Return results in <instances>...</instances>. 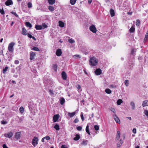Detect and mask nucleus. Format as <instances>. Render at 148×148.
Wrapping results in <instances>:
<instances>
[{
  "label": "nucleus",
  "mask_w": 148,
  "mask_h": 148,
  "mask_svg": "<svg viewBox=\"0 0 148 148\" xmlns=\"http://www.w3.org/2000/svg\"><path fill=\"white\" fill-rule=\"evenodd\" d=\"M19 61L18 60H15L14 61V63L15 64H18L19 63Z\"/></svg>",
  "instance_id": "55"
},
{
  "label": "nucleus",
  "mask_w": 148,
  "mask_h": 148,
  "mask_svg": "<svg viewBox=\"0 0 148 148\" xmlns=\"http://www.w3.org/2000/svg\"><path fill=\"white\" fill-rule=\"evenodd\" d=\"M2 124H7V122L4 121H1Z\"/></svg>",
  "instance_id": "60"
},
{
  "label": "nucleus",
  "mask_w": 148,
  "mask_h": 148,
  "mask_svg": "<svg viewBox=\"0 0 148 148\" xmlns=\"http://www.w3.org/2000/svg\"><path fill=\"white\" fill-rule=\"evenodd\" d=\"M13 135V133L12 132H10L5 134L4 136L5 137L10 138Z\"/></svg>",
  "instance_id": "7"
},
{
  "label": "nucleus",
  "mask_w": 148,
  "mask_h": 148,
  "mask_svg": "<svg viewBox=\"0 0 148 148\" xmlns=\"http://www.w3.org/2000/svg\"><path fill=\"white\" fill-rule=\"evenodd\" d=\"M61 148H67L66 145H62L61 147Z\"/></svg>",
  "instance_id": "59"
},
{
  "label": "nucleus",
  "mask_w": 148,
  "mask_h": 148,
  "mask_svg": "<svg viewBox=\"0 0 148 148\" xmlns=\"http://www.w3.org/2000/svg\"><path fill=\"white\" fill-rule=\"evenodd\" d=\"M84 114L83 112H82L81 113V118L82 119V121H83L84 120Z\"/></svg>",
  "instance_id": "48"
},
{
  "label": "nucleus",
  "mask_w": 148,
  "mask_h": 148,
  "mask_svg": "<svg viewBox=\"0 0 148 148\" xmlns=\"http://www.w3.org/2000/svg\"><path fill=\"white\" fill-rule=\"evenodd\" d=\"M26 25L29 27L31 28L32 27V24L29 22H26L25 23Z\"/></svg>",
  "instance_id": "28"
},
{
  "label": "nucleus",
  "mask_w": 148,
  "mask_h": 148,
  "mask_svg": "<svg viewBox=\"0 0 148 148\" xmlns=\"http://www.w3.org/2000/svg\"><path fill=\"white\" fill-rule=\"evenodd\" d=\"M60 100V104L62 105L64 103L65 101V99L64 98H61Z\"/></svg>",
  "instance_id": "34"
},
{
  "label": "nucleus",
  "mask_w": 148,
  "mask_h": 148,
  "mask_svg": "<svg viewBox=\"0 0 148 148\" xmlns=\"http://www.w3.org/2000/svg\"><path fill=\"white\" fill-rule=\"evenodd\" d=\"M38 138L35 136L34 137L32 140V144L34 146H36L38 144Z\"/></svg>",
  "instance_id": "3"
},
{
  "label": "nucleus",
  "mask_w": 148,
  "mask_h": 148,
  "mask_svg": "<svg viewBox=\"0 0 148 148\" xmlns=\"http://www.w3.org/2000/svg\"><path fill=\"white\" fill-rule=\"evenodd\" d=\"M105 91L106 93L108 94H110L112 92L111 90L109 89H106Z\"/></svg>",
  "instance_id": "31"
},
{
  "label": "nucleus",
  "mask_w": 148,
  "mask_h": 148,
  "mask_svg": "<svg viewBox=\"0 0 148 148\" xmlns=\"http://www.w3.org/2000/svg\"><path fill=\"white\" fill-rule=\"evenodd\" d=\"M32 6V4L31 2H29L27 3V7L28 8H31Z\"/></svg>",
  "instance_id": "41"
},
{
  "label": "nucleus",
  "mask_w": 148,
  "mask_h": 148,
  "mask_svg": "<svg viewBox=\"0 0 148 148\" xmlns=\"http://www.w3.org/2000/svg\"><path fill=\"white\" fill-rule=\"evenodd\" d=\"M15 44V43L13 42H12L9 45L8 47V49L10 52H12L13 51V47Z\"/></svg>",
  "instance_id": "2"
},
{
  "label": "nucleus",
  "mask_w": 148,
  "mask_h": 148,
  "mask_svg": "<svg viewBox=\"0 0 148 148\" xmlns=\"http://www.w3.org/2000/svg\"><path fill=\"white\" fill-rule=\"evenodd\" d=\"M134 53V49H132L131 52V53L132 55H133Z\"/></svg>",
  "instance_id": "61"
},
{
  "label": "nucleus",
  "mask_w": 148,
  "mask_h": 148,
  "mask_svg": "<svg viewBox=\"0 0 148 148\" xmlns=\"http://www.w3.org/2000/svg\"><path fill=\"white\" fill-rule=\"evenodd\" d=\"M94 127L95 130L96 131L98 130L99 129V127L97 125H94Z\"/></svg>",
  "instance_id": "42"
},
{
  "label": "nucleus",
  "mask_w": 148,
  "mask_h": 148,
  "mask_svg": "<svg viewBox=\"0 0 148 148\" xmlns=\"http://www.w3.org/2000/svg\"><path fill=\"white\" fill-rule=\"evenodd\" d=\"M110 12L112 17H113L114 16V11L112 9H110Z\"/></svg>",
  "instance_id": "25"
},
{
  "label": "nucleus",
  "mask_w": 148,
  "mask_h": 148,
  "mask_svg": "<svg viewBox=\"0 0 148 148\" xmlns=\"http://www.w3.org/2000/svg\"><path fill=\"white\" fill-rule=\"evenodd\" d=\"M130 105L132 109L134 110L135 109V105L134 102V101H131L130 103Z\"/></svg>",
  "instance_id": "14"
},
{
  "label": "nucleus",
  "mask_w": 148,
  "mask_h": 148,
  "mask_svg": "<svg viewBox=\"0 0 148 148\" xmlns=\"http://www.w3.org/2000/svg\"><path fill=\"white\" fill-rule=\"evenodd\" d=\"M101 70L100 69H97L95 71V74L97 75H100L101 73Z\"/></svg>",
  "instance_id": "13"
},
{
  "label": "nucleus",
  "mask_w": 148,
  "mask_h": 148,
  "mask_svg": "<svg viewBox=\"0 0 148 148\" xmlns=\"http://www.w3.org/2000/svg\"><path fill=\"white\" fill-rule=\"evenodd\" d=\"M123 102V101L121 99H118L117 101V103L118 105H120Z\"/></svg>",
  "instance_id": "35"
},
{
  "label": "nucleus",
  "mask_w": 148,
  "mask_h": 148,
  "mask_svg": "<svg viewBox=\"0 0 148 148\" xmlns=\"http://www.w3.org/2000/svg\"><path fill=\"white\" fill-rule=\"evenodd\" d=\"M140 24V21L139 20H137L136 22V25L137 26H139Z\"/></svg>",
  "instance_id": "50"
},
{
  "label": "nucleus",
  "mask_w": 148,
  "mask_h": 148,
  "mask_svg": "<svg viewBox=\"0 0 148 148\" xmlns=\"http://www.w3.org/2000/svg\"><path fill=\"white\" fill-rule=\"evenodd\" d=\"M44 138H45V139L47 140H49L50 139V138L48 136H47L44 137Z\"/></svg>",
  "instance_id": "51"
},
{
  "label": "nucleus",
  "mask_w": 148,
  "mask_h": 148,
  "mask_svg": "<svg viewBox=\"0 0 148 148\" xmlns=\"http://www.w3.org/2000/svg\"><path fill=\"white\" fill-rule=\"evenodd\" d=\"M143 113L146 116L148 117V110H145Z\"/></svg>",
  "instance_id": "39"
},
{
  "label": "nucleus",
  "mask_w": 148,
  "mask_h": 148,
  "mask_svg": "<svg viewBox=\"0 0 148 148\" xmlns=\"http://www.w3.org/2000/svg\"><path fill=\"white\" fill-rule=\"evenodd\" d=\"M134 134H136V128H134L132 130Z\"/></svg>",
  "instance_id": "58"
},
{
  "label": "nucleus",
  "mask_w": 148,
  "mask_h": 148,
  "mask_svg": "<svg viewBox=\"0 0 148 148\" xmlns=\"http://www.w3.org/2000/svg\"><path fill=\"white\" fill-rule=\"evenodd\" d=\"M35 28L36 30H41L42 29V25H36L35 26Z\"/></svg>",
  "instance_id": "20"
},
{
  "label": "nucleus",
  "mask_w": 148,
  "mask_h": 148,
  "mask_svg": "<svg viewBox=\"0 0 148 148\" xmlns=\"http://www.w3.org/2000/svg\"><path fill=\"white\" fill-rule=\"evenodd\" d=\"M48 8L49 10L52 12L54 10V7L51 5H49L48 7Z\"/></svg>",
  "instance_id": "23"
},
{
  "label": "nucleus",
  "mask_w": 148,
  "mask_h": 148,
  "mask_svg": "<svg viewBox=\"0 0 148 148\" xmlns=\"http://www.w3.org/2000/svg\"><path fill=\"white\" fill-rule=\"evenodd\" d=\"M127 14L129 15H132V12H127Z\"/></svg>",
  "instance_id": "64"
},
{
  "label": "nucleus",
  "mask_w": 148,
  "mask_h": 148,
  "mask_svg": "<svg viewBox=\"0 0 148 148\" xmlns=\"http://www.w3.org/2000/svg\"><path fill=\"white\" fill-rule=\"evenodd\" d=\"M53 69L55 71H57V65L56 64L54 65L53 66Z\"/></svg>",
  "instance_id": "45"
},
{
  "label": "nucleus",
  "mask_w": 148,
  "mask_h": 148,
  "mask_svg": "<svg viewBox=\"0 0 148 148\" xmlns=\"http://www.w3.org/2000/svg\"><path fill=\"white\" fill-rule=\"evenodd\" d=\"M19 110L21 113H23L24 112V109L23 107H21L19 108Z\"/></svg>",
  "instance_id": "37"
},
{
  "label": "nucleus",
  "mask_w": 148,
  "mask_h": 148,
  "mask_svg": "<svg viewBox=\"0 0 148 148\" xmlns=\"http://www.w3.org/2000/svg\"><path fill=\"white\" fill-rule=\"evenodd\" d=\"M86 131L89 135H90V134L89 130V126L88 125H87L86 127Z\"/></svg>",
  "instance_id": "33"
},
{
  "label": "nucleus",
  "mask_w": 148,
  "mask_h": 148,
  "mask_svg": "<svg viewBox=\"0 0 148 148\" xmlns=\"http://www.w3.org/2000/svg\"><path fill=\"white\" fill-rule=\"evenodd\" d=\"M13 3L12 0H7L5 2V4L7 6L12 5Z\"/></svg>",
  "instance_id": "12"
},
{
  "label": "nucleus",
  "mask_w": 148,
  "mask_h": 148,
  "mask_svg": "<svg viewBox=\"0 0 148 148\" xmlns=\"http://www.w3.org/2000/svg\"><path fill=\"white\" fill-rule=\"evenodd\" d=\"M113 116L114 118V119L116 122L118 123H120V121L118 118V117L115 114H114L113 115Z\"/></svg>",
  "instance_id": "6"
},
{
  "label": "nucleus",
  "mask_w": 148,
  "mask_h": 148,
  "mask_svg": "<svg viewBox=\"0 0 148 148\" xmlns=\"http://www.w3.org/2000/svg\"><path fill=\"white\" fill-rule=\"evenodd\" d=\"M78 111L77 110H76L73 112H68V115L71 118L73 117L76 113H77Z\"/></svg>",
  "instance_id": "11"
},
{
  "label": "nucleus",
  "mask_w": 148,
  "mask_h": 148,
  "mask_svg": "<svg viewBox=\"0 0 148 148\" xmlns=\"http://www.w3.org/2000/svg\"><path fill=\"white\" fill-rule=\"evenodd\" d=\"M120 135L121 133L120 131H117V133L115 138V140L116 141H117L119 140L120 138Z\"/></svg>",
  "instance_id": "9"
},
{
  "label": "nucleus",
  "mask_w": 148,
  "mask_h": 148,
  "mask_svg": "<svg viewBox=\"0 0 148 148\" xmlns=\"http://www.w3.org/2000/svg\"><path fill=\"white\" fill-rule=\"evenodd\" d=\"M135 30V25H134L131 27L129 29V31L130 33H133L134 32Z\"/></svg>",
  "instance_id": "16"
},
{
  "label": "nucleus",
  "mask_w": 148,
  "mask_h": 148,
  "mask_svg": "<svg viewBox=\"0 0 148 148\" xmlns=\"http://www.w3.org/2000/svg\"><path fill=\"white\" fill-rule=\"evenodd\" d=\"M122 145L121 144H119L118 143L117 144V147H120Z\"/></svg>",
  "instance_id": "63"
},
{
  "label": "nucleus",
  "mask_w": 148,
  "mask_h": 148,
  "mask_svg": "<svg viewBox=\"0 0 148 148\" xmlns=\"http://www.w3.org/2000/svg\"><path fill=\"white\" fill-rule=\"evenodd\" d=\"M0 12L2 15H4L5 14V12L3 9H0Z\"/></svg>",
  "instance_id": "47"
},
{
  "label": "nucleus",
  "mask_w": 148,
  "mask_h": 148,
  "mask_svg": "<svg viewBox=\"0 0 148 148\" xmlns=\"http://www.w3.org/2000/svg\"><path fill=\"white\" fill-rule=\"evenodd\" d=\"M77 129L78 130L80 131L82 130V127L81 126H79L77 127Z\"/></svg>",
  "instance_id": "49"
},
{
  "label": "nucleus",
  "mask_w": 148,
  "mask_h": 148,
  "mask_svg": "<svg viewBox=\"0 0 148 148\" xmlns=\"http://www.w3.org/2000/svg\"><path fill=\"white\" fill-rule=\"evenodd\" d=\"M59 26L61 27H64V23L61 21H59Z\"/></svg>",
  "instance_id": "24"
},
{
  "label": "nucleus",
  "mask_w": 148,
  "mask_h": 148,
  "mask_svg": "<svg viewBox=\"0 0 148 148\" xmlns=\"http://www.w3.org/2000/svg\"><path fill=\"white\" fill-rule=\"evenodd\" d=\"M75 137L73 138V140L75 141L78 140L80 138V136L79 134H76L75 135Z\"/></svg>",
  "instance_id": "22"
},
{
  "label": "nucleus",
  "mask_w": 148,
  "mask_h": 148,
  "mask_svg": "<svg viewBox=\"0 0 148 148\" xmlns=\"http://www.w3.org/2000/svg\"><path fill=\"white\" fill-rule=\"evenodd\" d=\"M77 88L78 90L80 89L81 88L80 85L79 84L77 85Z\"/></svg>",
  "instance_id": "57"
},
{
  "label": "nucleus",
  "mask_w": 148,
  "mask_h": 148,
  "mask_svg": "<svg viewBox=\"0 0 148 148\" xmlns=\"http://www.w3.org/2000/svg\"><path fill=\"white\" fill-rule=\"evenodd\" d=\"M8 69V67L7 66L3 70V73H5Z\"/></svg>",
  "instance_id": "40"
},
{
  "label": "nucleus",
  "mask_w": 148,
  "mask_h": 148,
  "mask_svg": "<svg viewBox=\"0 0 148 148\" xmlns=\"http://www.w3.org/2000/svg\"><path fill=\"white\" fill-rule=\"evenodd\" d=\"M76 1L77 0H70V3L72 5H75Z\"/></svg>",
  "instance_id": "27"
},
{
  "label": "nucleus",
  "mask_w": 148,
  "mask_h": 148,
  "mask_svg": "<svg viewBox=\"0 0 148 148\" xmlns=\"http://www.w3.org/2000/svg\"><path fill=\"white\" fill-rule=\"evenodd\" d=\"M32 50H34L36 51H40L39 49L37 47H34L33 48L31 49Z\"/></svg>",
  "instance_id": "30"
},
{
  "label": "nucleus",
  "mask_w": 148,
  "mask_h": 148,
  "mask_svg": "<svg viewBox=\"0 0 148 148\" xmlns=\"http://www.w3.org/2000/svg\"><path fill=\"white\" fill-rule=\"evenodd\" d=\"M21 133L20 132H18L16 133L15 135V138L17 140L19 139L21 137Z\"/></svg>",
  "instance_id": "10"
},
{
  "label": "nucleus",
  "mask_w": 148,
  "mask_h": 148,
  "mask_svg": "<svg viewBox=\"0 0 148 148\" xmlns=\"http://www.w3.org/2000/svg\"><path fill=\"white\" fill-rule=\"evenodd\" d=\"M62 76L63 79L64 80L66 79L67 75L66 73L64 71H63L62 73Z\"/></svg>",
  "instance_id": "15"
},
{
  "label": "nucleus",
  "mask_w": 148,
  "mask_h": 148,
  "mask_svg": "<svg viewBox=\"0 0 148 148\" xmlns=\"http://www.w3.org/2000/svg\"><path fill=\"white\" fill-rule=\"evenodd\" d=\"M68 41L71 44H73L75 42L74 40L72 38L69 39Z\"/></svg>",
  "instance_id": "36"
},
{
  "label": "nucleus",
  "mask_w": 148,
  "mask_h": 148,
  "mask_svg": "<svg viewBox=\"0 0 148 148\" xmlns=\"http://www.w3.org/2000/svg\"><path fill=\"white\" fill-rule=\"evenodd\" d=\"M79 121L78 119L77 118H75V119L74 120V122L75 123H77Z\"/></svg>",
  "instance_id": "56"
},
{
  "label": "nucleus",
  "mask_w": 148,
  "mask_h": 148,
  "mask_svg": "<svg viewBox=\"0 0 148 148\" xmlns=\"http://www.w3.org/2000/svg\"><path fill=\"white\" fill-rule=\"evenodd\" d=\"M123 143V141L121 139L119 141V142L118 143L119 144H121V145H122Z\"/></svg>",
  "instance_id": "52"
},
{
  "label": "nucleus",
  "mask_w": 148,
  "mask_h": 148,
  "mask_svg": "<svg viewBox=\"0 0 148 148\" xmlns=\"http://www.w3.org/2000/svg\"><path fill=\"white\" fill-rule=\"evenodd\" d=\"M3 148H8L5 144H3L2 145Z\"/></svg>",
  "instance_id": "53"
},
{
  "label": "nucleus",
  "mask_w": 148,
  "mask_h": 148,
  "mask_svg": "<svg viewBox=\"0 0 148 148\" xmlns=\"http://www.w3.org/2000/svg\"><path fill=\"white\" fill-rule=\"evenodd\" d=\"M27 36L29 37L30 38H32L33 37V36H32L31 34H28Z\"/></svg>",
  "instance_id": "62"
},
{
  "label": "nucleus",
  "mask_w": 148,
  "mask_h": 148,
  "mask_svg": "<svg viewBox=\"0 0 148 148\" xmlns=\"http://www.w3.org/2000/svg\"><path fill=\"white\" fill-rule=\"evenodd\" d=\"M125 85L127 86H128L129 84V81L128 80H126L124 82Z\"/></svg>",
  "instance_id": "38"
},
{
  "label": "nucleus",
  "mask_w": 148,
  "mask_h": 148,
  "mask_svg": "<svg viewBox=\"0 0 148 148\" xmlns=\"http://www.w3.org/2000/svg\"><path fill=\"white\" fill-rule=\"evenodd\" d=\"M36 53L33 52L31 51L30 53V59L31 60H33L34 58V57L36 56Z\"/></svg>",
  "instance_id": "5"
},
{
  "label": "nucleus",
  "mask_w": 148,
  "mask_h": 148,
  "mask_svg": "<svg viewBox=\"0 0 148 148\" xmlns=\"http://www.w3.org/2000/svg\"><path fill=\"white\" fill-rule=\"evenodd\" d=\"M22 34L24 35H26L27 34V31L25 28H22Z\"/></svg>",
  "instance_id": "19"
},
{
  "label": "nucleus",
  "mask_w": 148,
  "mask_h": 148,
  "mask_svg": "<svg viewBox=\"0 0 148 148\" xmlns=\"http://www.w3.org/2000/svg\"><path fill=\"white\" fill-rule=\"evenodd\" d=\"M146 106H148V100L144 101L142 103V106L144 107Z\"/></svg>",
  "instance_id": "17"
},
{
  "label": "nucleus",
  "mask_w": 148,
  "mask_h": 148,
  "mask_svg": "<svg viewBox=\"0 0 148 148\" xmlns=\"http://www.w3.org/2000/svg\"><path fill=\"white\" fill-rule=\"evenodd\" d=\"M81 57L79 55H75L73 56V58L75 59L79 58Z\"/></svg>",
  "instance_id": "29"
},
{
  "label": "nucleus",
  "mask_w": 148,
  "mask_h": 148,
  "mask_svg": "<svg viewBox=\"0 0 148 148\" xmlns=\"http://www.w3.org/2000/svg\"><path fill=\"white\" fill-rule=\"evenodd\" d=\"M88 143V140H85L83 141L81 144L82 145H87Z\"/></svg>",
  "instance_id": "18"
},
{
  "label": "nucleus",
  "mask_w": 148,
  "mask_h": 148,
  "mask_svg": "<svg viewBox=\"0 0 148 148\" xmlns=\"http://www.w3.org/2000/svg\"><path fill=\"white\" fill-rule=\"evenodd\" d=\"M90 30L93 33H96L97 31V29L95 26L94 25H92L89 27Z\"/></svg>",
  "instance_id": "4"
},
{
  "label": "nucleus",
  "mask_w": 148,
  "mask_h": 148,
  "mask_svg": "<svg viewBox=\"0 0 148 148\" xmlns=\"http://www.w3.org/2000/svg\"><path fill=\"white\" fill-rule=\"evenodd\" d=\"M90 64L92 66H95L98 63L97 59L95 57H92L90 59Z\"/></svg>",
  "instance_id": "1"
},
{
  "label": "nucleus",
  "mask_w": 148,
  "mask_h": 148,
  "mask_svg": "<svg viewBox=\"0 0 148 148\" xmlns=\"http://www.w3.org/2000/svg\"><path fill=\"white\" fill-rule=\"evenodd\" d=\"M60 117V115L58 114L55 115L53 117V120L54 122H57Z\"/></svg>",
  "instance_id": "8"
},
{
  "label": "nucleus",
  "mask_w": 148,
  "mask_h": 148,
  "mask_svg": "<svg viewBox=\"0 0 148 148\" xmlns=\"http://www.w3.org/2000/svg\"><path fill=\"white\" fill-rule=\"evenodd\" d=\"M42 29H45L47 27V26L45 23H43L42 26Z\"/></svg>",
  "instance_id": "43"
},
{
  "label": "nucleus",
  "mask_w": 148,
  "mask_h": 148,
  "mask_svg": "<svg viewBox=\"0 0 148 148\" xmlns=\"http://www.w3.org/2000/svg\"><path fill=\"white\" fill-rule=\"evenodd\" d=\"M49 92L50 94L51 95H53V90H49Z\"/></svg>",
  "instance_id": "54"
},
{
  "label": "nucleus",
  "mask_w": 148,
  "mask_h": 148,
  "mask_svg": "<svg viewBox=\"0 0 148 148\" xmlns=\"http://www.w3.org/2000/svg\"><path fill=\"white\" fill-rule=\"evenodd\" d=\"M11 13L12 14L14 15L16 17H18V15L16 13V12H11Z\"/></svg>",
  "instance_id": "46"
},
{
  "label": "nucleus",
  "mask_w": 148,
  "mask_h": 148,
  "mask_svg": "<svg viewBox=\"0 0 148 148\" xmlns=\"http://www.w3.org/2000/svg\"><path fill=\"white\" fill-rule=\"evenodd\" d=\"M110 110H111V111L114 114H115V113H116V111L115 109L114 108H110Z\"/></svg>",
  "instance_id": "44"
},
{
  "label": "nucleus",
  "mask_w": 148,
  "mask_h": 148,
  "mask_svg": "<svg viewBox=\"0 0 148 148\" xmlns=\"http://www.w3.org/2000/svg\"><path fill=\"white\" fill-rule=\"evenodd\" d=\"M54 128L57 130H59L60 129L59 126L58 124H56L54 127Z\"/></svg>",
  "instance_id": "32"
},
{
  "label": "nucleus",
  "mask_w": 148,
  "mask_h": 148,
  "mask_svg": "<svg viewBox=\"0 0 148 148\" xmlns=\"http://www.w3.org/2000/svg\"><path fill=\"white\" fill-rule=\"evenodd\" d=\"M62 54L61 50L60 49H58L57 50L56 52V55L58 56H60Z\"/></svg>",
  "instance_id": "21"
},
{
  "label": "nucleus",
  "mask_w": 148,
  "mask_h": 148,
  "mask_svg": "<svg viewBox=\"0 0 148 148\" xmlns=\"http://www.w3.org/2000/svg\"><path fill=\"white\" fill-rule=\"evenodd\" d=\"M49 3L50 5H53L55 2V0H48Z\"/></svg>",
  "instance_id": "26"
}]
</instances>
